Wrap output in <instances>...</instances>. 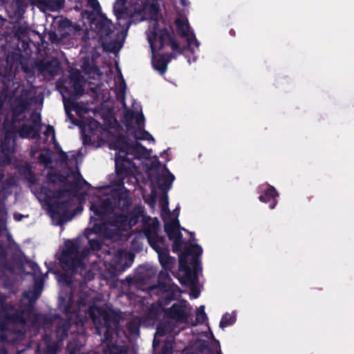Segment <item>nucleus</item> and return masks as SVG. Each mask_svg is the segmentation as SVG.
Wrapping results in <instances>:
<instances>
[{"instance_id": "nucleus-1", "label": "nucleus", "mask_w": 354, "mask_h": 354, "mask_svg": "<svg viewBox=\"0 0 354 354\" xmlns=\"http://www.w3.org/2000/svg\"><path fill=\"white\" fill-rule=\"evenodd\" d=\"M158 26V22L154 23L151 34L148 36V41L153 53V66L160 75H164L167 70L169 59H167L164 54L154 55L156 50H160L165 46H169L174 51H176L178 54H183V50L167 28H159Z\"/></svg>"}, {"instance_id": "nucleus-2", "label": "nucleus", "mask_w": 354, "mask_h": 354, "mask_svg": "<svg viewBox=\"0 0 354 354\" xmlns=\"http://www.w3.org/2000/svg\"><path fill=\"white\" fill-rule=\"evenodd\" d=\"M160 223L155 218L153 221H143L142 233L147 239L149 245L158 254L159 262L163 270H171L175 263V259L169 255L165 238L159 235Z\"/></svg>"}, {"instance_id": "nucleus-3", "label": "nucleus", "mask_w": 354, "mask_h": 354, "mask_svg": "<svg viewBox=\"0 0 354 354\" xmlns=\"http://www.w3.org/2000/svg\"><path fill=\"white\" fill-rule=\"evenodd\" d=\"M80 243L78 240H67L64 243L58 260L63 270L72 274L82 272L85 268L84 259L89 250L86 248L80 252Z\"/></svg>"}, {"instance_id": "nucleus-4", "label": "nucleus", "mask_w": 354, "mask_h": 354, "mask_svg": "<svg viewBox=\"0 0 354 354\" xmlns=\"http://www.w3.org/2000/svg\"><path fill=\"white\" fill-rule=\"evenodd\" d=\"M203 249L198 244H192L179 254L178 268L184 272V277L180 281L182 284L189 283L194 285L198 281V270L201 268L199 257Z\"/></svg>"}, {"instance_id": "nucleus-5", "label": "nucleus", "mask_w": 354, "mask_h": 354, "mask_svg": "<svg viewBox=\"0 0 354 354\" xmlns=\"http://www.w3.org/2000/svg\"><path fill=\"white\" fill-rule=\"evenodd\" d=\"M68 189H58L52 190L49 187H43L41 193L44 194V201L47 206V209L52 218H58L57 224L62 225L66 220L71 207V201L66 199L59 201L66 196V194L71 193Z\"/></svg>"}, {"instance_id": "nucleus-6", "label": "nucleus", "mask_w": 354, "mask_h": 354, "mask_svg": "<svg viewBox=\"0 0 354 354\" xmlns=\"http://www.w3.org/2000/svg\"><path fill=\"white\" fill-rule=\"evenodd\" d=\"M93 13L89 15L91 18V27L99 36L104 46L115 44L117 40V35H115V27L111 21L104 14L91 17Z\"/></svg>"}, {"instance_id": "nucleus-7", "label": "nucleus", "mask_w": 354, "mask_h": 354, "mask_svg": "<svg viewBox=\"0 0 354 354\" xmlns=\"http://www.w3.org/2000/svg\"><path fill=\"white\" fill-rule=\"evenodd\" d=\"M32 99L28 91H23L20 95L14 97L10 104V120L8 122L17 124L27 121L26 112L30 109Z\"/></svg>"}, {"instance_id": "nucleus-8", "label": "nucleus", "mask_w": 354, "mask_h": 354, "mask_svg": "<svg viewBox=\"0 0 354 354\" xmlns=\"http://www.w3.org/2000/svg\"><path fill=\"white\" fill-rule=\"evenodd\" d=\"M117 143L118 145L116 149H119L120 152L124 153L132 154L138 158H147L150 155V151L143 146L140 142L136 141L129 142L127 136L124 135H119L117 138Z\"/></svg>"}, {"instance_id": "nucleus-9", "label": "nucleus", "mask_w": 354, "mask_h": 354, "mask_svg": "<svg viewBox=\"0 0 354 354\" xmlns=\"http://www.w3.org/2000/svg\"><path fill=\"white\" fill-rule=\"evenodd\" d=\"M97 333L100 334L101 327L116 328L118 320L113 312L101 310L98 317L91 313Z\"/></svg>"}, {"instance_id": "nucleus-10", "label": "nucleus", "mask_w": 354, "mask_h": 354, "mask_svg": "<svg viewBox=\"0 0 354 354\" xmlns=\"http://www.w3.org/2000/svg\"><path fill=\"white\" fill-rule=\"evenodd\" d=\"M186 301L174 304L170 308L163 309L166 317L175 320L176 322L186 323L188 319V315L185 312Z\"/></svg>"}, {"instance_id": "nucleus-11", "label": "nucleus", "mask_w": 354, "mask_h": 354, "mask_svg": "<svg viewBox=\"0 0 354 354\" xmlns=\"http://www.w3.org/2000/svg\"><path fill=\"white\" fill-rule=\"evenodd\" d=\"M114 209L113 203L110 198L102 200L99 204H92L91 210L99 219L102 220L107 215L111 214Z\"/></svg>"}, {"instance_id": "nucleus-12", "label": "nucleus", "mask_w": 354, "mask_h": 354, "mask_svg": "<svg viewBox=\"0 0 354 354\" xmlns=\"http://www.w3.org/2000/svg\"><path fill=\"white\" fill-rule=\"evenodd\" d=\"M27 322V319L25 317V310L22 309H17L12 314L6 313L3 315V319L1 324V330L3 331L6 329L7 324H25Z\"/></svg>"}, {"instance_id": "nucleus-13", "label": "nucleus", "mask_w": 354, "mask_h": 354, "mask_svg": "<svg viewBox=\"0 0 354 354\" xmlns=\"http://www.w3.org/2000/svg\"><path fill=\"white\" fill-rule=\"evenodd\" d=\"M17 135V125L8 122L7 120L4 122V139L1 144V149L3 151H9L10 142L15 144Z\"/></svg>"}, {"instance_id": "nucleus-14", "label": "nucleus", "mask_w": 354, "mask_h": 354, "mask_svg": "<svg viewBox=\"0 0 354 354\" xmlns=\"http://www.w3.org/2000/svg\"><path fill=\"white\" fill-rule=\"evenodd\" d=\"M65 0H36L35 6L43 11L59 12L64 8Z\"/></svg>"}, {"instance_id": "nucleus-15", "label": "nucleus", "mask_w": 354, "mask_h": 354, "mask_svg": "<svg viewBox=\"0 0 354 354\" xmlns=\"http://www.w3.org/2000/svg\"><path fill=\"white\" fill-rule=\"evenodd\" d=\"M278 196L279 193L276 189L273 186L268 185V187L263 191V193L259 196V199L262 203H270L269 207L272 209L277 204Z\"/></svg>"}, {"instance_id": "nucleus-16", "label": "nucleus", "mask_w": 354, "mask_h": 354, "mask_svg": "<svg viewBox=\"0 0 354 354\" xmlns=\"http://www.w3.org/2000/svg\"><path fill=\"white\" fill-rule=\"evenodd\" d=\"M144 214V209L141 206H135L133 209L127 214L128 217L129 226L133 227L136 225L139 222V220L141 217H142V222L145 220L146 221L150 219V222L154 220L151 219L149 216H145ZM142 230L143 228L142 229Z\"/></svg>"}, {"instance_id": "nucleus-17", "label": "nucleus", "mask_w": 354, "mask_h": 354, "mask_svg": "<svg viewBox=\"0 0 354 354\" xmlns=\"http://www.w3.org/2000/svg\"><path fill=\"white\" fill-rule=\"evenodd\" d=\"M178 215H177L176 217H178ZM164 228L169 240L178 237L179 235L183 236L180 230V225L178 218L171 220L170 221H165Z\"/></svg>"}, {"instance_id": "nucleus-18", "label": "nucleus", "mask_w": 354, "mask_h": 354, "mask_svg": "<svg viewBox=\"0 0 354 354\" xmlns=\"http://www.w3.org/2000/svg\"><path fill=\"white\" fill-rule=\"evenodd\" d=\"M17 133L21 138L35 139L40 137V129L31 125L22 124L17 128Z\"/></svg>"}, {"instance_id": "nucleus-19", "label": "nucleus", "mask_w": 354, "mask_h": 354, "mask_svg": "<svg viewBox=\"0 0 354 354\" xmlns=\"http://www.w3.org/2000/svg\"><path fill=\"white\" fill-rule=\"evenodd\" d=\"M169 270H161L158 275V282L156 285H153L150 287V290L154 289H159L160 290H167V289L171 288L169 283L171 281V278L169 274Z\"/></svg>"}, {"instance_id": "nucleus-20", "label": "nucleus", "mask_w": 354, "mask_h": 354, "mask_svg": "<svg viewBox=\"0 0 354 354\" xmlns=\"http://www.w3.org/2000/svg\"><path fill=\"white\" fill-rule=\"evenodd\" d=\"M160 291L162 292L163 295L158 299L157 304L163 311V309H167L165 308L167 306H168L172 301L176 300V293L171 288Z\"/></svg>"}, {"instance_id": "nucleus-21", "label": "nucleus", "mask_w": 354, "mask_h": 354, "mask_svg": "<svg viewBox=\"0 0 354 354\" xmlns=\"http://www.w3.org/2000/svg\"><path fill=\"white\" fill-rule=\"evenodd\" d=\"M19 172L23 176L24 179L30 185H35L37 183L38 179L32 171V167L29 164L26 163L21 165L19 168Z\"/></svg>"}, {"instance_id": "nucleus-22", "label": "nucleus", "mask_w": 354, "mask_h": 354, "mask_svg": "<svg viewBox=\"0 0 354 354\" xmlns=\"http://www.w3.org/2000/svg\"><path fill=\"white\" fill-rule=\"evenodd\" d=\"M131 161L127 158V154L115 157V173L118 176H126L129 171L128 167L125 162L130 163Z\"/></svg>"}, {"instance_id": "nucleus-23", "label": "nucleus", "mask_w": 354, "mask_h": 354, "mask_svg": "<svg viewBox=\"0 0 354 354\" xmlns=\"http://www.w3.org/2000/svg\"><path fill=\"white\" fill-rule=\"evenodd\" d=\"M167 171L168 174L162 176H158L157 178V184L159 189L163 192H167L170 189V187L174 180V176L169 171V170L165 168Z\"/></svg>"}, {"instance_id": "nucleus-24", "label": "nucleus", "mask_w": 354, "mask_h": 354, "mask_svg": "<svg viewBox=\"0 0 354 354\" xmlns=\"http://www.w3.org/2000/svg\"><path fill=\"white\" fill-rule=\"evenodd\" d=\"M176 31L181 37H186L189 35V26L187 19L178 18L176 20Z\"/></svg>"}, {"instance_id": "nucleus-25", "label": "nucleus", "mask_w": 354, "mask_h": 354, "mask_svg": "<svg viewBox=\"0 0 354 354\" xmlns=\"http://www.w3.org/2000/svg\"><path fill=\"white\" fill-rule=\"evenodd\" d=\"M70 323L67 321L61 322L56 328V337L59 342L63 341L68 336Z\"/></svg>"}, {"instance_id": "nucleus-26", "label": "nucleus", "mask_w": 354, "mask_h": 354, "mask_svg": "<svg viewBox=\"0 0 354 354\" xmlns=\"http://www.w3.org/2000/svg\"><path fill=\"white\" fill-rule=\"evenodd\" d=\"M109 223L112 226L129 225L127 215L123 214H115L109 221Z\"/></svg>"}, {"instance_id": "nucleus-27", "label": "nucleus", "mask_w": 354, "mask_h": 354, "mask_svg": "<svg viewBox=\"0 0 354 354\" xmlns=\"http://www.w3.org/2000/svg\"><path fill=\"white\" fill-rule=\"evenodd\" d=\"M235 322H236V315H235L230 314V313H225V315H223V317L220 321L219 326L223 329L229 326L234 324L235 323Z\"/></svg>"}, {"instance_id": "nucleus-28", "label": "nucleus", "mask_w": 354, "mask_h": 354, "mask_svg": "<svg viewBox=\"0 0 354 354\" xmlns=\"http://www.w3.org/2000/svg\"><path fill=\"white\" fill-rule=\"evenodd\" d=\"M133 134L136 140H154V138L148 131L140 128L134 130Z\"/></svg>"}, {"instance_id": "nucleus-29", "label": "nucleus", "mask_w": 354, "mask_h": 354, "mask_svg": "<svg viewBox=\"0 0 354 354\" xmlns=\"http://www.w3.org/2000/svg\"><path fill=\"white\" fill-rule=\"evenodd\" d=\"M71 81L73 82V88L75 94L78 96L82 95L84 93V89L83 85L81 83L80 77L78 76H71Z\"/></svg>"}, {"instance_id": "nucleus-30", "label": "nucleus", "mask_w": 354, "mask_h": 354, "mask_svg": "<svg viewBox=\"0 0 354 354\" xmlns=\"http://www.w3.org/2000/svg\"><path fill=\"white\" fill-rule=\"evenodd\" d=\"M140 327V321L138 319H133L127 324V328L131 335L139 333Z\"/></svg>"}, {"instance_id": "nucleus-31", "label": "nucleus", "mask_w": 354, "mask_h": 354, "mask_svg": "<svg viewBox=\"0 0 354 354\" xmlns=\"http://www.w3.org/2000/svg\"><path fill=\"white\" fill-rule=\"evenodd\" d=\"M160 205L161 213H162V218L165 219V216H164L165 214H167L169 217H170L171 213L169 209L168 196L166 193L162 196L160 201Z\"/></svg>"}, {"instance_id": "nucleus-32", "label": "nucleus", "mask_w": 354, "mask_h": 354, "mask_svg": "<svg viewBox=\"0 0 354 354\" xmlns=\"http://www.w3.org/2000/svg\"><path fill=\"white\" fill-rule=\"evenodd\" d=\"M122 261V252L119 250L115 254V255L113 257L112 266L115 269H118L119 270H124V268L122 266H121Z\"/></svg>"}, {"instance_id": "nucleus-33", "label": "nucleus", "mask_w": 354, "mask_h": 354, "mask_svg": "<svg viewBox=\"0 0 354 354\" xmlns=\"http://www.w3.org/2000/svg\"><path fill=\"white\" fill-rule=\"evenodd\" d=\"M207 319V316L205 312V306H201L196 311V324H203Z\"/></svg>"}, {"instance_id": "nucleus-34", "label": "nucleus", "mask_w": 354, "mask_h": 354, "mask_svg": "<svg viewBox=\"0 0 354 354\" xmlns=\"http://www.w3.org/2000/svg\"><path fill=\"white\" fill-rule=\"evenodd\" d=\"M137 113L133 111H127L124 113L125 125L128 130L133 127V120L135 118Z\"/></svg>"}, {"instance_id": "nucleus-35", "label": "nucleus", "mask_w": 354, "mask_h": 354, "mask_svg": "<svg viewBox=\"0 0 354 354\" xmlns=\"http://www.w3.org/2000/svg\"><path fill=\"white\" fill-rule=\"evenodd\" d=\"M7 212L5 208L0 207V233L3 231H7L6 227Z\"/></svg>"}, {"instance_id": "nucleus-36", "label": "nucleus", "mask_w": 354, "mask_h": 354, "mask_svg": "<svg viewBox=\"0 0 354 354\" xmlns=\"http://www.w3.org/2000/svg\"><path fill=\"white\" fill-rule=\"evenodd\" d=\"M173 241L172 244V250L174 252H178L181 251L183 245V236H178V237L172 239L171 240Z\"/></svg>"}, {"instance_id": "nucleus-37", "label": "nucleus", "mask_w": 354, "mask_h": 354, "mask_svg": "<svg viewBox=\"0 0 354 354\" xmlns=\"http://www.w3.org/2000/svg\"><path fill=\"white\" fill-rule=\"evenodd\" d=\"M30 120L32 123L33 127L35 128H38V129L41 130V115L39 113H32L30 115Z\"/></svg>"}, {"instance_id": "nucleus-38", "label": "nucleus", "mask_w": 354, "mask_h": 354, "mask_svg": "<svg viewBox=\"0 0 354 354\" xmlns=\"http://www.w3.org/2000/svg\"><path fill=\"white\" fill-rule=\"evenodd\" d=\"M89 248L93 251H98L101 249L102 243L97 239H88Z\"/></svg>"}, {"instance_id": "nucleus-39", "label": "nucleus", "mask_w": 354, "mask_h": 354, "mask_svg": "<svg viewBox=\"0 0 354 354\" xmlns=\"http://www.w3.org/2000/svg\"><path fill=\"white\" fill-rule=\"evenodd\" d=\"M88 4L91 8H92L93 12H96L97 16L100 14H103L101 12V7L97 0H88Z\"/></svg>"}, {"instance_id": "nucleus-40", "label": "nucleus", "mask_w": 354, "mask_h": 354, "mask_svg": "<svg viewBox=\"0 0 354 354\" xmlns=\"http://www.w3.org/2000/svg\"><path fill=\"white\" fill-rule=\"evenodd\" d=\"M43 288V281L42 280H35L34 284V296L35 298L37 299L40 295V292Z\"/></svg>"}, {"instance_id": "nucleus-41", "label": "nucleus", "mask_w": 354, "mask_h": 354, "mask_svg": "<svg viewBox=\"0 0 354 354\" xmlns=\"http://www.w3.org/2000/svg\"><path fill=\"white\" fill-rule=\"evenodd\" d=\"M127 3V0H116L114 6V11L122 14L124 12L123 8H124Z\"/></svg>"}, {"instance_id": "nucleus-42", "label": "nucleus", "mask_w": 354, "mask_h": 354, "mask_svg": "<svg viewBox=\"0 0 354 354\" xmlns=\"http://www.w3.org/2000/svg\"><path fill=\"white\" fill-rule=\"evenodd\" d=\"M105 328L104 333L103 342H111L113 339V334L115 328L104 327Z\"/></svg>"}, {"instance_id": "nucleus-43", "label": "nucleus", "mask_w": 354, "mask_h": 354, "mask_svg": "<svg viewBox=\"0 0 354 354\" xmlns=\"http://www.w3.org/2000/svg\"><path fill=\"white\" fill-rule=\"evenodd\" d=\"M46 179L49 183L55 184L59 180V173L55 171H48Z\"/></svg>"}, {"instance_id": "nucleus-44", "label": "nucleus", "mask_w": 354, "mask_h": 354, "mask_svg": "<svg viewBox=\"0 0 354 354\" xmlns=\"http://www.w3.org/2000/svg\"><path fill=\"white\" fill-rule=\"evenodd\" d=\"M173 346L169 342H166L162 346L159 354H172Z\"/></svg>"}, {"instance_id": "nucleus-45", "label": "nucleus", "mask_w": 354, "mask_h": 354, "mask_svg": "<svg viewBox=\"0 0 354 354\" xmlns=\"http://www.w3.org/2000/svg\"><path fill=\"white\" fill-rule=\"evenodd\" d=\"M21 70L22 71L29 75H34V68H31L28 66V63L21 62Z\"/></svg>"}, {"instance_id": "nucleus-46", "label": "nucleus", "mask_w": 354, "mask_h": 354, "mask_svg": "<svg viewBox=\"0 0 354 354\" xmlns=\"http://www.w3.org/2000/svg\"><path fill=\"white\" fill-rule=\"evenodd\" d=\"M104 224L103 223H94L93 228L91 230H88L89 232L88 233V234H89L91 233H95V234L100 233L102 230V228L104 227Z\"/></svg>"}, {"instance_id": "nucleus-47", "label": "nucleus", "mask_w": 354, "mask_h": 354, "mask_svg": "<svg viewBox=\"0 0 354 354\" xmlns=\"http://www.w3.org/2000/svg\"><path fill=\"white\" fill-rule=\"evenodd\" d=\"M147 5H149V11L151 13L153 14V15H157L158 11H159V7H158V3L155 1H152L149 3H148Z\"/></svg>"}, {"instance_id": "nucleus-48", "label": "nucleus", "mask_w": 354, "mask_h": 354, "mask_svg": "<svg viewBox=\"0 0 354 354\" xmlns=\"http://www.w3.org/2000/svg\"><path fill=\"white\" fill-rule=\"evenodd\" d=\"M51 66V63L50 62H40L38 64V70L41 72L48 71L49 68Z\"/></svg>"}, {"instance_id": "nucleus-49", "label": "nucleus", "mask_w": 354, "mask_h": 354, "mask_svg": "<svg viewBox=\"0 0 354 354\" xmlns=\"http://www.w3.org/2000/svg\"><path fill=\"white\" fill-rule=\"evenodd\" d=\"M82 354H97V353L96 352L92 351H89L86 353H82ZM105 354H122V353H121V351L119 350L117 347H113V348H110L109 350V351L106 352Z\"/></svg>"}, {"instance_id": "nucleus-50", "label": "nucleus", "mask_w": 354, "mask_h": 354, "mask_svg": "<svg viewBox=\"0 0 354 354\" xmlns=\"http://www.w3.org/2000/svg\"><path fill=\"white\" fill-rule=\"evenodd\" d=\"M134 119L136 120V123L138 127H140L141 125L144 124L145 117L142 113H137Z\"/></svg>"}, {"instance_id": "nucleus-51", "label": "nucleus", "mask_w": 354, "mask_h": 354, "mask_svg": "<svg viewBox=\"0 0 354 354\" xmlns=\"http://www.w3.org/2000/svg\"><path fill=\"white\" fill-rule=\"evenodd\" d=\"M192 44L194 45L196 47L199 46V42L196 39V36L194 35H192L191 37H187L188 46H190Z\"/></svg>"}, {"instance_id": "nucleus-52", "label": "nucleus", "mask_w": 354, "mask_h": 354, "mask_svg": "<svg viewBox=\"0 0 354 354\" xmlns=\"http://www.w3.org/2000/svg\"><path fill=\"white\" fill-rule=\"evenodd\" d=\"M47 351L52 354H55L58 351V345L55 343L49 344L47 345Z\"/></svg>"}, {"instance_id": "nucleus-53", "label": "nucleus", "mask_w": 354, "mask_h": 354, "mask_svg": "<svg viewBox=\"0 0 354 354\" xmlns=\"http://www.w3.org/2000/svg\"><path fill=\"white\" fill-rule=\"evenodd\" d=\"M28 265L34 273L37 274L40 272V268L35 262L30 261Z\"/></svg>"}, {"instance_id": "nucleus-54", "label": "nucleus", "mask_w": 354, "mask_h": 354, "mask_svg": "<svg viewBox=\"0 0 354 354\" xmlns=\"http://www.w3.org/2000/svg\"><path fill=\"white\" fill-rule=\"evenodd\" d=\"M52 134L53 135V138H55V129L53 126L51 125H48L46 127V130L45 131V135L46 136H48L49 134Z\"/></svg>"}, {"instance_id": "nucleus-55", "label": "nucleus", "mask_w": 354, "mask_h": 354, "mask_svg": "<svg viewBox=\"0 0 354 354\" xmlns=\"http://www.w3.org/2000/svg\"><path fill=\"white\" fill-rule=\"evenodd\" d=\"M8 253L3 245L0 243V258L6 261Z\"/></svg>"}, {"instance_id": "nucleus-56", "label": "nucleus", "mask_w": 354, "mask_h": 354, "mask_svg": "<svg viewBox=\"0 0 354 354\" xmlns=\"http://www.w3.org/2000/svg\"><path fill=\"white\" fill-rule=\"evenodd\" d=\"M200 295V292L198 289L195 288L194 287H192L191 288V294L190 297L193 299H196Z\"/></svg>"}, {"instance_id": "nucleus-57", "label": "nucleus", "mask_w": 354, "mask_h": 354, "mask_svg": "<svg viewBox=\"0 0 354 354\" xmlns=\"http://www.w3.org/2000/svg\"><path fill=\"white\" fill-rule=\"evenodd\" d=\"M63 311L66 315H70L72 313L71 304L69 302L64 306Z\"/></svg>"}, {"instance_id": "nucleus-58", "label": "nucleus", "mask_w": 354, "mask_h": 354, "mask_svg": "<svg viewBox=\"0 0 354 354\" xmlns=\"http://www.w3.org/2000/svg\"><path fill=\"white\" fill-rule=\"evenodd\" d=\"M59 156L61 160L63 162H66L68 160V156L67 153L62 150H61Z\"/></svg>"}, {"instance_id": "nucleus-59", "label": "nucleus", "mask_w": 354, "mask_h": 354, "mask_svg": "<svg viewBox=\"0 0 354 354\" xmlns=\"http://www.w3.org/2000/svg\"><path fill=\"white\" fill-rule=\"evenodd\" d=\"M157 333L160 336H164L166 334V331L162 327L158 326L157 328Z\"/></svg>"}, {"instance_id": "nucleus-60", "label": "nucleus", "mask_w": 354, "mask_h": 354, "mask_svg": "<svg viewBox=\"0 0 354 354\" xmlns=\"http://www.w3.org/2000/svg\"><path fill=\"white\" fill-rule=\"evenodd\" d=\"M67 178H68V176H64L63 174H61L59 173V180H58V182L61 183H64L67 180Z\"/></svg>"}, {"instance_id": "nucleus-61", "label": "nucleus", "mask_w": 354, "mask_h": 354, "mask_svg": "<svg viewBox=\"0 0 354 354\" xmlns=\"http://www.w3.org/2000/svg\"><path fill=\"white\" fill-rule=\"evenodd\" d=\"M60 24L64 27H68L69 26H71V21L69 19H66L63 20Z\"/></svg>"}, {"instance_id": "nucleus-62", "label": "nucleus", "mask_w": 354, "mask_h": 354, "mask_svg": "<svg viewBox=\"0 0 354 354\" xmlns=\"http://www.w3.org/2000/svg\"><path fill=\"white\" fill-rule=\"evenodd\" d=\"M24 217V216L23 214H19V213H15L14 214V218L17 221H21Z\"/></svg>"}, {"instance_id": "nucleus-63", "label": "nucleus", "mask_w": 354, "mask_h": 354, "mask_svg": "<svg viewBox=\"0 0 354 354\" xmlns=\"http://www.w3.org/2000/svg\"><path fill=\"white\" fill-rule=\"evenodd\" d=\"M164 55L167 57V59H169V62H171V59H175L176 57V55L174 53H166Z\"/></svg>"}, {"instance_id": "nucleus-64", "label": "nucleus", "mask_w": 354, "mask_h": 354, "mask_svg": "<svg viewBox=\"0 0 354 354\" xmlns=\"http://www.w3.org/2000/svg\"><path fill=\"white\" fill-rule=\"evenodd\" d=\"M0 354H8V351L5 348H0Z\"/></svg>"}]
</instances>
